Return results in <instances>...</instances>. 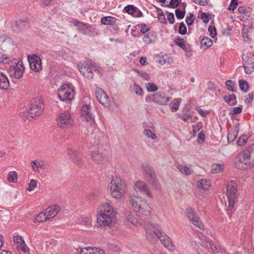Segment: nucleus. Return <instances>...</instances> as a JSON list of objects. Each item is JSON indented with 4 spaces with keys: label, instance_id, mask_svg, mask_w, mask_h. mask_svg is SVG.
<instances>
[{
    "label": "nucleus",
    "instance_id": "4d7b16f0",
    "mask_svg": "<svg viewBox=\"0 0 254 254\" xmlns=\"http://www.w3.org/2000/svg\"><path fill=\"white\" fill-rule=\"evenodd\" d=\"M148 181L152 184V187L153 189L156 190L159 189V184L157 181V179L156 177H155L154 179H151Z\"/></svg>",
    "mask_w": 254,
    "mask_h": 254
},
{
    "label": "nucleus",
    "instance_id": "a18cd8bd",
    "mask_svg": "<svg viewBox=\"0 0 254 254\" xmlns=\"http://www.w3.org/2000/svg\"><path fill=\"white\" fill-rule=\"evenodd\" d=\"M17 174L16 172L11 171L9 173L7 179L11 182L15 183L17 181Z\"/></svg>",
    "mask_w": 254,
    "mask_h": 254
},
{
    "label": "nucleus",
    "instance_id": "69168bd1",
    "mask_svg": "<svg viewBox=\"0 0 254 254\" xmlns=\"http://www.w3.org/2000/svg\"><path fill=\"white\" fill-rule=\"evenodd\" d=\"M208 31L210 32V35L212 38H214L217 35L216 29L214 26H209L208 27Z\"/></svg>",
    "mask_w": 254,
    "mask_h": 254
},
{
    "label": "nucleus",
    "instance_id": "473e14b6",
    "mask_svg": "<svg viewBox=\"0 0 254 254\" xmlns=\"http://www.w3.org/2000/svg\"><path fill=\"white\" fill-rule=\"evenodd\" d=\"M239 86L241 90L244 93L247 92L250 88L248 82L244 79H240L239 80Z\"/></svg>",
    "mask_w": 254,
    "mask_h": 254
},
{
    "label": "nucleus",
    "instance_id": "e2e57ef3",
    "mask_svg": "<svg viewBox=\"0 0 254 254\" xmlns=\"http://www.w3.org/2000/svg\"><path fill=\"white\" fill-rule=\"evenodd\" d=\"M133 87L134 90L136 95H141L142 94V89L138 84L135 83L133 85Z\"/></svg>",
    "mask_w": 254,
    "mask_h": 254
},
{
    "label": "nucleus",
    "instance_id": "0e129e2a",
    "mask_svg": "<svg viewBox=\"0 0 254 254\" xmlns=\"http://www.w3.org/2000/svg\"><path fill=\"white\" fill-rule=\"evenodd\" d=\"M89 220L87 217L80 216L78 218V223L81 224H88Z\"/></svg>",
    "mask_w": 254,
    "mask_h": 254
},
{
    "label": "nucleus",
    "instance_id": "a19ab883",
    "mask_svg": "<svg viewBox=\"0 0 254 254\" xmlns=\"http://www.w3.org/2000/svg\"><path fill=\"white\" fill-rule=\"evenodd\" d=\"M191 222L194 225L199 228L200 229H203L204 228L203 225L202 224V222L199 217H198V216H196Z\"/></svg>",
    "mask_w": 254,
    "mask_h": 254
},
{
    "label": "nucleus",
    "instance_id": "dca6fc26",
    "mask_svg": "<svg viewBox=\"0 0 254 254\" xmlns=\"http://www.w3.org/2000/svg\"><path fill=\"white\" fill-rule=\"evenodd\" d=\"M243 64L245 69V71L247 74H250L253 72L254 66L253 61L251 58L246 56L243 58Z\"/></svg>",
    "mask_w": 254,
    "mask_h": 254
},
{
    "label": "nucleus",
    "instance_id": "a878e982",
    "mask_svg": "<svg viewBox=\"0 0 254 254\" xmlns=\"http://www.w3.org/2000/svg\"><path fill=\"white\" fill-rule=\"evenodd\" d=\"M252 151V146H249L246 149L240 153L236 157L241 158V159H246L247 160H251L250 157Z\"/></svg>",
    "mask_w": 254,
    "mask_h": 254
},
{
    "label": "nucleus",
    "instance_id": "0eeeda50",
    "mask_svg": "<svg viewBox=\"0 0 254 254\" xmlns=\"http://www.w3.org/2000/svg\"><path fill=\"white\" fill-rule=\"evenodd\" d=\"M71 22L74 26L77 27L78 31L83 35L95 37L98 34L96 28L92 25H88L87 24L77 20H73Z\"/></svg>",
    "mask_w": 254,
    "mask_h": 254
},
{
    "label": "nucleus",
    "instance_id": "ea45409f",
    "mask_svg": "<svg viewBox=\"0 0 254 254\" xmlns=\"http://www.w3.org/2000/svg\"><path fill=\"white\" fill-rule=\"evenodd\" d=\"M181 100V98H177L174 100V102L172 104L171 107L172 112H175L178 110Z\"/></svg>",
    "mask_w": 254,
    "mask_h": 254
},
{
    "label": "nucleus",
    "instance_id": "338daca9",
    "mask_svg": "<svg viewBox=\"0 0 254 254\" xmlns=\"http://www.w3.org/2000/svg\"><path fill=\"white\" fill-rule=\"evenodd\" d=\"M242 107H234L233 108L232 111L230 112V114L234 115L240 114L242 112Z\"/></svg>",
    "mask_w": 254,
    "mask_h": 254
},
{
    "label": "nucleus",
    "instance_id": "603ef678",
    "mask_svg": "<svg viewBox=\"0 0 254 254\" xmlns=\"http://www.w3.org/2000/svg\"><path fill=\"white\" fill-rule=\"evenodd\" d=\"M143 133L144 134L147 136L148 138H150L152 139H154L156 138L155 134L153 133V132L149 129H144Z\"/></svg>",
    "mask_w": 254,
    "mask_h": 254
},
{
    "label": "nucleus",
    "instance_id": "20e7f679",
    "mask_svg": "<svg viewBox=\"0 0 254 254\" xmlns=\"http://www.w3.org/2000/svg\"><path fill=\"white\" fill-rule=\"evenodd\" d=\"M226 190L228 199V206H227L226 210L228 214L231 216L234 211V207L238 191L237 184L233 181L228 182L226 186Z\"/></svg>",
    "mask_w": 254,
    "mask_h": 254
},
{
    "label": "nucleus",
    "instance_id": "393cba45",
    "mask_svg": "<svg viewBox=\"0 0 254 254\" xmlns=\"http://www.w3.org/2000/svg\"><path fill=\"white\" fill-rule=\"evenodd\" d=\"M60 210V206L55 204L46 209V213L48 215L49 218L54 217L59 212Z\"/></svg>",
    "mask_w": 254,
    "mask_h": 254
},
{
    "label": "nucleus",
    "instance_id": "7c9ffc66",
    "mask_svg": "<svg viewBox=\"0 0 254 254\" xmlns=\"http://www.w3.org/2000/svg\"><path fill=\"white\" fill-rule=\"evenodd\" d=\"M210 183L209 181L205 179L201 180L198 182L197 184V186L199 188L204 190H208L210 188Z\"/></svg>",
    "mask_w": 254,
    "mask_h": 254
},
{
    "label": "nucleus",
    "instance_id": "f03ea898",
    "mask_svg": "<svg viewBox=\"0 0 254 254\" xmlns=\"http://www.w3.org/2000/svg\"><path fill=\"white\" fill-rule=\"evenodd\" d=\"M44 109V104L42 99L40 97H37L31 101L30 104L27 107L26 112L20 113V116L34 118L40 115Z\"/></svg>",
    "mask_w": 254,
    "mask_h": 254
},
{
    "label": "nucleus",
    "instance_id": "b1692460",
    "mask_svg": "<svg viewBox=\"0 0 254 254\" xmlns=\"http://www.w3.org/2000/svg\"><path fill=\"white\" fill-rule=\"evenodd\" d=\"M124 10L129 15L135 14V16H142L140 11L133 5H128L124 8Z\"/></svg>",
    "mask_w": 254,
    "mask_h": 254
},
{
    "label": "nucleus",
    "instance_id": "052dcab7",
    "mask_svg": "<svg viewBox=\"0 0 254 254\" xmlns=\"http://www.w3.org/2000/svg\"><path fill=\"white\" fill-rule=\"evenodd\" d=\"M182 114L183 115L182 119L185 122H187L188 120H189L192 117V115H191V114L187 113L185 110L183 111Z\"/></svg>",
    "mask_w": 254,
    "mask_h": 254
},
{
    "label": "nucleus",
    "instance_id": "7ed1b4c3",
    "mask_svg": "<svg viewBox=\"0 0 254 254\" xmlns=\"http://www.w3.org/2000/svg\"><path fill=\"white\" fill-rule=\"evenodd\" d=\"M134 211L140 215L147 216L151 212V208L145 200L137 196H133L129 199Z\"/></svg>",
    "mask_w": 254,
    "mask_h": 254
},
{
    "label": "nucleus",
    "instance_id": "f257e3e1",
    "mask_svg": "<svg viewBox=\"0 0 254 254\" xmlns=\"http://www.w3.org/2000/svg\"><path fill=\"white\" fill-rule=\"evenodd\" d=\"M113 207L108 203L102 205L100 212L97 217L99 225L109 226L116 220Z\"/></svg>",
    "mask_w": 254,
    "mask_h": 254
},
{
    "label": "nucleus",
    "instance_id": "a211bd4d",
    "mask_svg": "<svg viewBox=\"0 0 254 254\" xmlns=\"http://www.w3.org/2000/svg\"><path fill=\"white\" fill-rule=\"evenodd\" d=\"M127 220L128 222L136 226L141 225L143 223V220L135 211L130 212L127 216Z\"/></svg>",
    "mask_w": 254,
    "mask_h": 254
},
{
    "label": "nucleus",
    "instance_id": "c756f323",
    "mask_svg": "<svg viewBox=\"0 0 254 254\" xmlns=\"http://www.w3.org/2000/svg\"><path fill=\"white\" fill-rule=\"evenodd\" d=\"M44 164L41 161L35 160L31 161V166L34 171L38 172L39 171V169H43Z\"/></svg>",
    "mask_w": 254,
    "mask_h": 254
},
{
    "label": "nucleus",
    "instance_id": "bf43d9fd",
    "mask_svg": "<svg viewBox=\"0 0 254 254\" xmlns=\"http://www.w3.org/2000/svg\"><path fill=\"white\" fill-rule=\"evenodd\" d=\"M156 61L161 64H164L166 63V59L164 58V56L161 53L157 56Z\"/></svg>",
    "mask_w": 254,
    "mask_h": 254
},
{
    "label": "nucleus",
    "instance_id": "2eb2a0df",
    "mask_svg": "<svg viewBox=\"0 0 254 254\" xmlns=\"http://www.w3.org/2000/svg\"><path fill=\"white\" fill-rule=\"evenodd\" d=\"M27 19L26 17H21L17 20H15L11 26L12 30L16 32H20L27 24Z\"/></svg>",
    "mask_w": 254,
    "mask_h": 254
},
{
    "label": "nucleus",
    "instance_id": "bb28decb",
    "mask_svg": "<svg viewBox=\"0 0 254 254\" xmlns=\"http://www.w3.org/2000/svg\"><path fill=\"white\" fill-rule=\"evenodd\" d=\"M223 98L225 102L229 104H230L231 106H234L237 104L236 96L234 94H231L229 96L225 95L223 97Z\"/></svg>",
    "mask_w": 254,
    "mask_h": 254
},
{
    "label": "nucleus",
    "instance_id": "1a4fd4ad",
    "mask_svg": "<svg viewBox=\"0 0 254 254\" xmlns=\"http://www.w3.org/2000/svg\"><path fill=\"white\" fill-rule=\"evenodd\" d=\"M31 69L35 72L41 70L42 67L41 59L39 56L37 54H32L27 57Z\"/></svg>",
    "mask_w": 254,
    "mask_h": 254
},
{
    "label": "nucleus",
    "instance_id": "774afa93",
    "mask_svg": "<svg viewBox=\"0 0 254 254\" xmlns=\"http://www.w3.org/2000/svg\"><path fill=\"white\" fill-rule=\"evenodd\" d=\"M37 186V181L35 180H31L30 183L29 184L28 190L32 191L34 188Z\"/></svg>",
    "mask_w": 254,
    "mask_h": 254
},
{
    "label": "nucleus",
    "instance_id": "c9c22d12",
    "mask_svg": "<svg viewBox=\"0 0 254 254\" xmlns=\"http://www.w3.org/2000/svg\"><path fill=\"white\" fill-rule=\"evenodd\" d=\"M154 225H155V224H154ZM153 225L151 224L149 226V228L146 230V238L147 240L151 242L154 241V236H155L153 232L152 233L150 232V230H151V229L153 228Z\"/></svg>",
    "mask_w": 254,
    "mask_h": 254
},
{
    "label": "nucleus",
    "instance_id": "58836bf2",
    "mask_svg": "<svg viewBox=\"0 0 254 254\" xmlns=\"http://www.w3.org/2000/svg\"><path fill=\"white\" fill-rule=\"evenodd\" d=\"M49 219L50 218L48 215L46 214V212H41L37 215V217L36 218V220L39 222H43L46 221Z\"/></svg>",
    "mask_w": 254,
    "mask_h": 254
},
{
    "label": "nucleus",
    "instance_id": "423d86ee",
    "mask_svg": "<svg viewBox=\"0 0 254 254\" xmlns=\"http://www.w3.org/2000/svg\"><path fill=\"white\" fill-rule=\"evenodd\" d=\"M151 231L153 232L155 236L157 237L161 243L170 251H173L174 246L172 243L170 238L159 228L158 225L153 226Z\"/></svg>",
    "mask_w": 254,
    "mask_h": 254
},
{
    "label": "nucleus",
    "instance_id": "5fc2aeb1",
    "mask_svg": "<svg viewBox=\"0 0 254 254\" xmlns=\"http://www.w3.org/2000/svg\"><path fill=\"white\" fill-rule=\"evenodd\" d=\"M238 132L233 131V133H229L228 134L227 139L228 142H232L237 137Z\"/></svg>",
    "mask_w": 254,
    "mask_h": 254
},
{
    "label": "nucleus",
    "instance_id": "2f4dec72",
    "mask_svg": "<svg viewBox=\"0 0 254 254\" xmlns=\"http://www.w3.org/2000/svg\"><path fill=\"white\" fill-rule=\"evenodd\" d=\"M92 158L97 164H100L103 160V156L99 151L96 150L92 153Z\"/></svg>",
    "mask_w": 254,
    "mask_h": 254
},
{
    "label": "nucleus",
    "instance_id": "13d9d810",
    "mask_svg": "<svg viewBox=\"0 0 254 254\" xmlns=\"http://www.w3.org/2000/svg\"><path fill=\"white\" fill-rule=\"evenodd\" d=\"M248 139V137L247 135H242L241 137H240L238 140L237 141V144L239 146H242L244 145L246 142L247 140Z\"/></svg>",
    "mask_w": 254,
    "mask_h": 254
},
{
    "label": "nucleus",
    "instance_id": "f704fd0d",
    "mask_svg": "<svg viewBox=\"0 0 254 254\" xmlns=\"http://www.w3.org/2000/svg\"><path fill=\"white\" fill-rule=\"evenodd\" d=\"M201 46H205V49L210 47L212 45V40L208 37H203L201 40Z\"/></svg>",
    "mask_w": 254,
    "mask_h": 254
},
{
    "label": "nucleus",
    "instance_id": "c85d7f7f",
    "mask_svg": "<svg viewBox=\"0 0 254 254\" xmlns=\"http://www.w3.org/2000/svg\"><path fill=\"white\" fill-rule=\"evenodd\" d=\"M238 11L240 14H244L246 16H250L252 14V9L249 6L242 5L238 8Z\"/></svg>",
    "mask_w": 254,
    "mask_h": 254
},
{
    "label": "nucleus",
    "instance_id": "6e6d98bb",
    "mask_svg": "<svg viewBox=\"0 0 254 254\" xmlns=\"http://www.w3.org/2000/svg\"><path fill=\"white\" fill-rule=\"evenodd\" d=\"M179 32L182 35H185L187 33V27L183 22L180 24Z\"/></svg>",
    "mask_w": 254,
    "mask_h": 254
},
{
    "label": "nucleus",
    "instance_id": "f3484780",
    "mask_svg": "<svg viewBox=\"0 0 254 254\" xmlns=\"http://www.w3.org/2000/svg\"><path fill=\"white\" fill-rule=\"evenodd\" d=\"M95 95L100 103L103 105H106L108 103V98L102 89L98 88L95 92Z\"/></svg>",
    "mask_w": 254,
    "mask_h": 254
},
{
    "label": "nucleus",
    "instance_id": "5701e85b",
    "mask_svg": "<svg viewBox=\"0 0 254 254\" xmlns=\"http://www.w3.org/2000/svg\"><path fill=\"white\" fill-rule=\"evenodd\" d=\"M9 86V82L7 76L0 72V89L1 90H6Z\"/></svg>",
    "mask_w": 254,
    "mask_h": 254
},
{
    "label": "nucleus",
    "instance_id": "c03bdc74",
    "mask_svg": "<svg viewBox=\"0 0 254 254\" xmlns=\"http://www.w3.org/2000/svg\"><path fill=\"white\" fill-rule=\"evenodd\" d=\"M16 248L19 252H23V254H29L28 248L26 246L25 243L21 244V245H17Z\"/></svg>",
    "mask_w": 254,
    "mask_h": 254
},
{
    "label": "nucleus",
    "instance_id": "9d476101",
    "mask_svg": "<svg viewBox=\"0 0 254 254\" xmlns=\"http://www.w3.org/2000/svg\"><path fill=\"white\" fill-rule=\"evenodd\" d=\"M64 86H66V88H68L65 89H60L59 90L58 96L60 100L62 101H65L73 99L75 94L74 90L70 88L67 84H64Z\"/></svg>",
    "mask_w": 254,
    "mask_h": 254
},
{
    "label": "nucleus",
    "instance_id": "39448f33",
    "mask_svg": "<svg viewBox=\"0 0 254 254\" xmlns=\"http://www.w3.org/2000/svg\"><path fill=\"white\" fill-rule=\"evenodd\" d=\"M109 188L112 196L119 198L126 190V185L120 178L116 177L111 181Z\"/></svg>",
    "mask_w": 254,
    "mask_h": 254
},
{
    "label": "nucleus",
    "instance_id": "e433bc0d",
    "mask_svg": "<svg viewBox=\"0 0 254 254\" xmlns=\"http://www.w3.org/2000/svg\"><path fill=\"white\" fill-rule=\"evenodd\" d=\"M95 139L97 140V144H102L105 140V137L103 132L99 131L95 136Z\"/></svg>",
    "mask_w": 254,
    "mask_h": 254
},
{
    "label": "nucleus",
    "instance_id": "aec40b11",
    "mask_svg": "<svg viewBox=\"0 0 254 254\" xmlns=\"http://www.w3.org/2000/svg\"><path fill=\"white\" fill-rule=\"evenodd\" d=\"M101 23L104 25H113V28L114 31H118L119 27L117 25H115L116 22L115 17H102L101 19Z\"/></svg>",
    "mask_w": 254,
    "mask_h": 254
},
{
    "label": "nucleus",
    "instance_id": "09e8293b",
    "mask_svg": "<svg viewBox=\"0 0 254 254\" xmlns=\"http://www.w3.org/2000/svg\"><path fill=\"white\" fill-rule=\"evenodd\" d=\"M178 168L182 173L185 175H189L190 174V171L188 167L179 165L178 166Z\"/></svg>",
    "mask_w": 254,
    "mask_h": 254
},
{
    "label": "nucleus",
    "instance_id": "37998d69",
    "mask_svg": "<svg viewBox=\"0 0 254 254\" xmlns=\"http://www.w3.org/2000/svg\"><path fill=\"white\" fill-rule=\"evenodd\" d=\"M68 155L69 156L70 160L73 162H75L77 160V159H78L79 157L77 156V153L76 151L70 150L68 152Z\"/></svg>",
    "mask_w": 254,
    "mask_h": 254
},
{
    "label": "nucleus",
    "instance_id": "4c0bfd02",
    "mask_svg": "<svg viewBox=\"0 0 254 254\" xmlns=\"http://www.w3.org/2000/svg\"><path fill=\"white\" fill-rule=\"evenodd\" d=\"M186 213L188 218L190 221L193 220L197 216L193 208L190 207H188L186 209Z\"/></svg>",
    "mask_w": 254,
    "mask_h": 254
},
{
    "label": "nucleus",
    "instance_id": "412c9836",
    "mask_svg": "<svg viewBox=\"0 0 254 254\" xmlns=\"http://www.w3.org/2000/svg\"><path fill=\"white\" fill-rule=\"evenodd\" d=\"M142 168L143 172L145 173V175L149 181L151 179H154L156 177L154 171L152 167L149 165H144L142 166Z\"/></svg>",
    "mask_w": 254,
    "mask_h": 254
},
{
    "label": "nucleus",
    "instance_id": "49530a36",
    "mask_svg": "<svg viewBox=\"0 0 254 254\" xmlns=\"http://www.w3.org/2000/svg\"><path fill=\"white\" fill-rule=\"evenodd\" d=\"M146 89L148 92H154L158 90V87L154 83H148L146 84Z\"/></svg>",
    "mask_w": 254,
    "mask_h": 254
},
{
    "label": "nucleus",
    "instance_id": "4be33fe9",
    "mask_svg": "<svg viewBox=\"0 0 254 254\" xmlns=\"http://www.w3.org/2000/svg\"><path fill=\"white\" fill-rule=\"evenodd\" d=\"M80 254H104V252L97 248L93 249L89 247L81 249Z\"/></svg>",
    "mask_w": 254,
    "mask_h": 254
},
{
    "label": "nucleus",
    "instance_id": "6ab92c4d",
    "mask_svg": "<svg viewBox=\"0 0 254 254\" xmlns=\"http://www.w3.org/2000/svg\"><path fill=\"white\" fill-rule=\"evenodd\" d=\"M136 190L138 191L145 194L148 197H152L150 190L147 188L146 184L141 181H138L135 184Z\"/></svg>",
    "mask_w": 254,
    "mask_h": 254
},
{
    "label": "nucleus",
    "instance_id": "4468645a",
    "mask_svg": "<svg viewBox=\"0 0 254 254\" xmlns=\"http://www.w3.org/2000/svg\"><path fill=\"white\" fill-rule=\"evenodd\" d=\"M154 102L160 105H166L171 98L166 97L164 93L158 92L154 94Z\"/></svg>",
    "mask_w": 254,
    "mask_h": 254
},
{
    "label": "nucleus",
    "instance_id": "864d4df0",
    "mask_svg": "<svg viewBox=\"0 0 254 254\" xmlns=\"http://www.w3.org/2000/svg\"><path fill=\"white\" fill-rule=\"evenodd\" d=\"M83 75L89 80H91L93 79L94 73L92 70L91 67Z\"/></svg>",
    "mask_w": 254,
    "mask_h": 254
},
{
    "label": "nucleus",
    "instance_id": "ddd939ff",
    "mask_svg": "<svg viewBox=\"0 0 254 254\" xmlns=\"http://www.w3.org/2000/svg\"><path fill=\"white\" fill-rule=\"evenodd\" d=\"M81 115L84 116L86 121L90 123L91 126H94L95 120L93 114L91 113V108L89 105H83L81 109Z\"/></svg>",
    "mask_w": 254,
    "mask_h": 254
},
{
    "label": "nucleus",
    "instance_id": "cd10ccee",
    "mask_svg": "<svg viewBox=\"0 0 254 254\" xmlns=\"http://www.w3.org/2000/svg\"><path fill=\"white\" fill-rule=\"evenodd\" d=\"M90 67V65L85 62L83 63L81 62L79 63L77 65L78 70L83 75L84 74Z\"/></svg>",
    "mask_w": 254,
    "mask_h": 254
},
{
    "label": "nucleus",
    "instance_id": "6e6552de",
    "mask_svg": "<svg viewBox=\"0 0 254 254\" xmlns=\"http://www.w3.org/2000/svg\"><path fill=\"white\" fill-rule=\"evenodd\" d=\"M14 64L15 65L10 66L8 73L11 77L18 79L22 75L24 67L21 60H19L17 62H15Z\"/></svg>",
    "mask_w": 254,
    "mask_h": 254
},
{
    "label": "nucleus",
    "instance_id": "3c124183",
    "mask_svg": "<svg viewBox=\"0 0 254 254\" xmlns=\"http://www.w3.org/2000/svg\"><path fill=\"white\" fill-rule=\"evenodd\" d=\"M135 71L138 73V75L143 78L144 79L149 81L150 80V78L148 73L145 72L140 71L139 70L136 69Z\"/></svg>",
    "mask_w": 254,
    "mask_h": 254
},
{
    "label": "nucleus",
    "instance_id": "79ce46f5",
    "mask_svg": "<svg viewBox=\"0 0 254 254\" xmlns=\"http://www.w3.org/2000/svg\"><path fill=\"white\" fill-rule=\"evenodd\" d=\"M223 170V166L220 164H215L212 165L211 172L212 173H218Z\"/></svg>",
    "mask_w": 254,
    "mask_h": 254
},
{
    "label": "nucleus",
    "instance_id": "8fccbe9b",
    "mask_svg": "<svg viewBox=\"0 0 254 254\" xmlns=\"http://www.w3.org/2000/svg\"><path fill=\"white\" fill-rule=\"evenodd\" d=\"M13 242L16 247L17 245H21V244L25 243L22 237L19 236H13Z\"/></svg>",
    "mask_w": 254,
    "mask_h": 254
},
{
    "label": "nucleus",
    "instance_id": "9b49d317",
    "mask_svg": "<svg viewBox=\"0 0 254 254\" xmlns=\"http://www.w3.org/2000/svg\"><path fill=\"white\" fill-rule=\"evenodd\" d=\"M57 121L58 126L63 128L67 127L72 124V120L70 118V115L67 112L60 114L59 118L57 120Z\"/></svg>",
    "mask_w": 254,
    "mask_h": 254
},
{
    "label": "nucleus",
    "instance_id": "de8ad7c7",
    "mask_svg": "<svg viewBox=\"0 0 254 254\" xmlns=\"http://www.w3.org/2000/svg\"><path fill=\"white\" fill-rule=\"evenodd\" d=\"M174 42L177 46L180 47V48L183 47L185 44V41L184 39L179 37L175 38Z\"/></svg>",
    "mask_w": 254,
    "mask_h": 254
},
{
    "label": "nucleus",
    "instance_id": "f8f14e48",
    "mask_svg": "<svg viewBox=\"0 0 254 254\" xmlns=\"http://www.w3.org/2000/svg\"><path fill=\"white\" fill-rule=\"evenodd\" d=\"M236 168L238 169L245 170L248 168L254 167V162L246 159H241V158L236 157L235 160Z\"/></svg>",
    "mask_w": 254,
    "mask_h": 254
},
{
    "label": "nucleus",
    "instance_id": "680f3d73",
    "mask_svg": "<svg viewBox=\"0 0 254 254\" xmlns=\"http://www.w3.org/2000/svg\"><path fill=\"white\" fill-rule=\"evenodd\" d=\"M143 41L146 44H149L152 43V40L149 33L144 34L142 38Z\"/></svg>",
    "mask_w": 254,
    "mask_h": 254
},
{
    "label": "nucleus",
    "instance_id": "72a5a7b5",
    "mask_svg": "<svg viewBox=\"0 0 254 254\" xmlns=\"http://www.w3.org/2000/svg\"><path fill=\"white\" fill-rule=\"evenodd\" d=\"M225 85L227 89L232 92H237V84L231 80H227L225 82Z\"/></svg>",
    "mask_w": 254,
    "mask_h": 254
}]
</instances>
